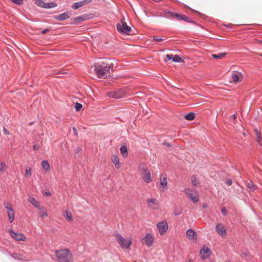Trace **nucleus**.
Instances as JSON below:
<instances>
[{"label":"nucleus","mask_w":262,"mask_h":262,"mask_svg":"<svg viewBox=\"0 0 262 262\" xmlns=\"http://www.w3.org/2000/svg\"><path fill=\"white\" fill-rule=\"evenodd\" d=\"M7 215L9 218V221L10 223H12L14 220V211H8Z\"/></svg>","instance_id":"29"},{"label":"nucleus","mask_w":262,"mask_h":262,"mask_svg":"<svg viewBox=\"0 0 262 262\" xmlns=\"http://www.w3.org/2000/svg\"><path fill=\"white\" fill-rule=\"evenodd\" d=\"M49 31H50V29H45V30L42 31L41 33L42 34H45L46 33H47Z\"/></svg>","instance_id":"45"},{"label":"nucleus","mask_w":262,"mask_h":262,"mask_svg":"<svg viewBox=\"0 0 262 262\" xmlns=\"http://www.w3.org/2000/svg\"><path fill=\"white\" fill-rule=\"evenodd\" d=\"M256 133L257 135V141L258 142V143H260V142L261 140V138L260 137L259 134L257 130H256Z\"/></svg>","instance_id":"42"},{"label":"nucleus","mask_w":262,"mask_h":262,"mask_svg":"<svg viewBox=\"0 0 262 262\" xmlns=\"http://www.w3.org/2000/svg\"><path fill=\"white\" fill-rule=\"evenodd\" d=\"M70 15L68 12H64L59 15L55 16L54 18L58 21H63L70 18Z\"/></svg>","instance_id":"19"},{"label":"nucleus","mask_w":262,"mask_h":262,"mask_svg":"<svg viewBox=\"0 0 262 262\" xmlns=\"http://www.w3.org/2000/svg\"><path fill=\"white\" fill-rule=\"evenodd\" d=\"M120 152L124 158L127 157L128 151L126 146L123 145L120 147Z\"/></svg>","instance_id":"26"},{"label":"nucleus","mask_w":262,"mask_h":262,"mask_svg":"<svg viewBox=\"0 0 262 262\" xmlns=\"http://www.w3.org/2000/svg\"><path fill=\"white\" fill-rule=\"evenodd\" d=\"M114 64L112 62L108 63L106 61L102 62L98 65H94V70L97 76L99 78H105L110 76L113 72Z\"/></svg>","instance_id":"1"},{"label":"nucleus","mask_w":262,"mask_h":262,"mask_svg":"<svg viewBox=\"0 0 262 262\" xmlns=\"http://www.w3.org/2000/svg\"><path fill=\"white\" fill-rule=\"evenodd\" d=\"M261 42L262 43V41H261Z\"/></svg>","instance_id":"56"},{"label":"nucleus","mask_w":262,"mask_h":262,"mask_svg":"<svg viewBox=\"0 0 262 262\" xmlns=\"http://www.w3.org/2000/svg\"><path fill=\"white\" fill-rule=\"evenodd\" d=\"M221 212L224 215H226L227 214V211L225 207H223L222 208Z\"/></svg>","instance_id":"44"},{"label":"nucleus","mask_w":262,"mask_h":262,"mask_svg":"<svg viewBox=\"0 0 262 262\" xmlns=\"http://www.w3.org/2000/svg\"><path fill=\"white\" fill-rule=\"evenodd\" d=\"M247 186L248 188L252 191H254L256 189V186L253 184L252 181L247 183Z\"/></svg>","instance_id":"33"},{"label":"nucleus","mask_w":262,"mask_h":262,"mask_svg":"<svg viewBox=\"0 0 262 262\" xmlns=\"http://www.w3.org/2000/svg\"><path fill=\"white\" fill-rule=\"evenodd\" d=\"M242 76V74L241 73H237L235 72H232L230 82H238L240 79V77Z\"/></svg>","instance_id":"21"},{"label":"nucleus","mask_w":262,"mask_h":262,"mask_svg":"<svg viewBox=\"0 0 262 262\" xmlns=\"http://www.w3.org/2000/svg\"><path fill=\"white\" fill-rule=\"evenodd\" d=\"M13 3L16 5H22L23 4V0H11Z\"/></svg>","instance_id":"40"},{"label":"nucleus","mask_w":262,"mask_h":262,"mask_svg":"<svg viewBox=\"0 0 262 262\" xmlns=\"http://www.w3.org/2000/svg\"><path fill=\"white\" fill-rule=\"evenodd\" d=\"M45 195H46V196H50L51 195L50 192L49 191H48V192H46L44 194Z\"/></svg>","instance_id":"49"},{"label":"nucleus","mask_w":262,"mask_h":262,"mask_svg":"<svg viewBox=\"0 0 262 262\" xmlns=\"http://www.w3.org/2000/svg\"><path fill=\"white\" fill-rule=\"evenodd\" d=\"M226 183L228 185H230L232 184V181L231 180H228L226 181Z\"/></svg>","instance_id":"47"},{"label":"nucleus","mask_w":262,"mask_h":262,"mask_svg":"<svg viewBox=\"0 0 262 262\" xmlns=\"http://www.w3.org/2000/svg\"><path fill=\"white\" fill-rule=\"evenodd\" d=\"M4 205L5 207L8 210V211L14 210L12 207V205L8 202H4Z\"/></svg>","instance_id":"35"},{"label":"nucleus","mask_w":262,"mask_h":262,"mask_svg":"<svg viewBox=\"0 0 262 262\" xmlns=\"http://www.w3.org/2000/svg\"><path fill=\"white\" fill-rule=\"evenodd\" d=\"M138 169L141 172V177L145 183H149L152 182L151 172L145 163H140L138 166Z\"/></svg>","instance_id":"3"},{"label":"nucleus","mask_w":262,"mask_h":262,"mask_svg":"<svg viewBox=\"0 0 262 262\" xmlns=\"http://www.w3.org/2000/svg\"><path fill=\"white\" fill-rule=\"evenodd\" d=\"M192 185L194 186H196L199 184L197 179L195 176H193L191 178Z\"/></svg>","instance_id":"36"},{"label":"nucleus","mask_w":262,"mask_h":262,"mask_svg":"<svg viewBox=\"0 0 262 262\" xmlns=\"http://www.w3.org/2000/svg\"><path fill=\"white\" fill-rule=\"evenodd\" d=\"M92 2V0H83L80 2H76L72 4L71 7L73 9L76 10L84 5L90 4Z\"/></svg>","instance_id":"13"},{"label":"nucleus","mask_w":262,"mask_h":262,"mask_svg":"<svg viewBox=\"0 0 262 262\" xmlns=\"http://www.w3.org/2000/svg\"><path fill=\"white\" fill-rule=\"evenodd\" d=\"M10 236L17 241H25L26 236L22 233L15 232L13 230L10 229L8 230Z\"/></svg>","instance_id":"8"},{"label":"nucleus","mask_w":262,"mask_h":262,"mask_svg":"<svg viewBox=\"0 0 262 262\" xmlns=\"http://www.w3.org/2000/svg\"><path fill=\"white\" fill-rule=\"evenodd\" d=\"M41 166L45 172L48 171L50 169V165L47 160H43L41 163Z\"/></svg>","instance_id":"24"},{"label":"nucleus","mask_w":262,"mask_h":262,"mask_svg":"<svg viewBox=\"0 0 262 262\" xmlns=\"http://www.w3.org/2000/svg\"><path fill=\"white\" fill-rule=\"evenodd\" d=\"M210 250L208 247L206 248L204 246L200 250L201 258L202 259H205L209 257L210 254Z\"/></svg>","instance_id":"14"},{"label":"nucleus","mask_w":262,"mask_h":262,"mask_svg":"<svg viewBox=\"0 0 262 262\" xmlns=\"http://www.w3.org/2000/svg\"><path fill=\"white\" fill-rule=\"evenodd\" d=\"M55 255L58 262H73V254L68 249L56 250Z\"/></svg>","instance_id":"2"},{"label":"nucleus","mask_w":262,"mask_h":262,"mask_svg":"<svg viewBox=\"0 0 262 262\" xmlns=\"http://www.w3.org/2000/svg\"><path fill=\"white\" fill-rule=\"evenodd\" d=\"M184 191L188 198L193 203H196L199 201V195L196 191H194L190 188H185Z\"/></svg>","instance_id":"6"},{"label":"nucleus","mask_w":262,"mask_h":262,"mask_svg":"<svg viewBox=\"0 0 262 262\" xmlns=\"http://www.w3.org/2000/svg\"><path fill=\"white\" fill-rule=\"evenodd\" d=\"M161 190L164 192L167 189V180L166 175L161 174L160 178Z\"/></svg>","instance_id":"12"},{"label":"nucleus","mask_w":262,"mask_h":262,"mask_svg":"<svg viewBox=\"0 0 262 262\" xmlns=\"http://www.w3.org/2000/svg\"><path fill=\"white\" fill-rule=\"evenodd\" d=\"M35 4L38 6L42 8L45 2L42 0H34Z\"/></svg>","instance_id":"37"},{"label":"nucleus","mask_w":262,"mask_h":262,"mask_svg":"<svg viewBox=\"0 0 262 262\" xmlns=\"http://www.w3.org/2000/svg\"><path fill=\"white\" fill-rule=\"evenodd\" d=\"M156 227L160 235L164 234L168 229V225L166 220H163L157 224Z\"/></svg>","instance_id":"7"},{"label":"nucleus","mask_w":262,"mask_h":262,"mask_svg":"<svg viewBox=\"0 0 262 262\" xmlns=\"http://www.w3.org/2000/svg\"><path fill=\"white\" fill-rule=\"evenodd\" d=\"M28 202L36 208H39L40 203L37 201L35 198L32 196H29L28 198Z\"/></svg>","instance_id":"20"},{"label":"nucleus","mask_w":262,"mask_h":262,"mask_svg":"<svg viewBox=\"0 0 262 262\" xmlns=\"http://www.w3.org/2000/svg\"><path fill=\"white\" fill-rule=\"evenodd\" d=\"M226 55V53L224 52V53H219L218 54H212L211 56L213 58L222 59V58H224V57H225Z\"/></svg>","instance_id":"31"},{"label":"nucleus","mask_w":262,"mask_h":262,"mask_svg":"<svg viewBox=\"0 0 262 262\" xmlns=\"http://www.w3.org/2000/svg\"><path fill=\"white\" fill-rule=\"evenodd\" d=\"M186 234L187 237L190 241L196 240L197 239L196 233L191 229H188L186 231Z\"/></svg>","instance_id":"16"},{"label":"nucleus","mask_w":262,"mask_h":262,"mask_svg":"<svg viewBox=\"0 0 262 262\" xmlns=\"http://www.w3.org/2000/svg\"><path fill=\"white\" fill-rule=\"evenodd\" d=\"M227 262H231V261H230V260H228V261H227Z\"/></svg>","instance_id":"55"},{"label":"nucleus","mask_w":262,"mask_h":262,"mask_svg":"<svg viewBox=\"0 0 262 262\" xmlns=\"http://www.w3.org/2000/svg\"><path fill=\"white\" fill-rule=\"evenodd\" d=\"M116 239L119 243L120 247L123 249H128L130 248L132 244V241L130 238L125 239L121 235L117 233L115 235Z\"/></svg>","instance_id":"5"},{"label":"nucleus","mask_w":262,"mask_h":262,"mask_svg":"<svg viewBox=\"0 0 262 262\" xmlns=\"http://www.w3.org/2000/svg\"><path fill=\"white\" fill-rule=\"evenodd\" d=\"M195 114L193 112L189 113V114L185 115L184 118L185 119L192 121L195 118Z\"/></svg>","instance_id":"28"},{"label":"nucleus","mask_w":262,"mask_h":262,"mask_svg":"<svg viewBox=\"0 0 262 262\" xmlns=\"http://www.w3.org/2000/svg\"><path fill=\"white\" fill-rule=\"evenodd\" d=\"M57 6V4L54 2H49V3H45V4L42 8L50 9V8L56 7Z\"/></svg>","instance_id":"25"},{"label":"nucleus","mask_w":262,"mask_h":262,"mask_svg":"<svg viewBox=\"0 0 262 262\" xmlns=\"http://www.w3.org/2000/svg\"><path fill=\"white\" fill-rule=\"evenodd\" d=\"M153 1L155 2H159L160 1V0H152Z\"/></svg>","instance_id":"53"},{"label":"nucleus","mask_w":262,"mask_h":262,"mask_svg":"<svg viewBox=\"0 0 262 262\" xmlns=\"http://www.w3.org/2000/svg\"><path fill=\"white\" fill-rule=\"evenodd\" d=\"M215 230L218 234L222 236L226 235L225 229L222 224H217L215 226Z\"/></svg>","instance_id":"17"},{"label":"nucleus","mask_w":262,"mask_h":262,"mask_svg":"<svg viewBox=\"0 0 262 262\" xmlns=\"http://www.w3.org/2000/svg\"><path fill=\"white\" fill-rule=\"evenodd\" d=\"M174 19L179 21H184L188 23H194L193 20L190 17H187L184 14H179L177 13H176V15H175Z\"/></svg>","instance_id":"11"},{"label":"nucleus","mask_w":262,"mask_h":262,"mask_svg":"<svg viewBox=\"0 0 262 262\" xmlns=\"http://www.w3.org/2000/svg\"><path fill=\"white\" fill-rule=\"evenodd\" d=\"M74 107L77 111H79L82 107V105L79 103L76 102L74 104Z\"/></svg>","instance_id":"38"},{"label":"nucleus","mask_w":262,"mask_h":262,"mask_svg":"<svg viewBox=\"0 0 262 262\" xmlns=\"http://www.w3.org/2000/svg\"><path fill=\"white\" fill-rule=\"evenodd\" d=\"M64 216L68 221L71 222L73 221L72 214L70 212L66 211L64 212Z\"/></svg>","instance_id":"30"},{"label":"nucleus","mask_w":262,"mask_h":262,"mask_svg":"<svg viewBox=\"0 0 262 262\" xmlns=\"http://www.w3.org/2000/svg\"><path fill=\"white\" fill-rule=\"evenodd\" d=\"M42 210L43 212L42 213L40 212V214H41V217L43 219L48 216V213L47 212L46 209L44 207H42Z\"/></svg>","instance_id":"39"},{"label":"nucleus","mask_w":262,"mask_h":262,"mask_svg":"<svg viewBox=\"0 0 262 262\" xmlns=\"http://www.w3.org/2000/svg\"><path fill=\"white\" fill-rule=\"evenodd\" d=\"M88 19V16L86 15L77 16L73 18V24L77 25L78 24L79 22L86 20Z\"/></svg>","instance_id":"22"},{"label":"nucleus","mask_w":262,"mask_h":262,"mask_svg":"<svg viewBox=\"0 0 262 262\" xmlns=\"http://www.w3.org/2000/svg\"><path fill=\"white\" fill-rule=\"evenodd\" d=\"M166 58L167 60H172L175 62L179 63L182 62V58L178 55L167 54Z\"/></svg>","instance_id":"18"},{"label":"nucleus","mask_w":262,"mask_h":262,"mask_svg":"<svg viewBox=\"0 0 262 262\" xmlns=\"http://www.w3.org/2000/svg\"><path fill=\"white\" fill-rule=\"evenodd\" d=\"M147 203L148 207L152 209L157 208L159 206L158 200L154 198L148 199L147 200Z\"/></svg>","instance_id":"15"},{"label":"nucleus","mask_w":262,"mask_h":262,"mask_svg":"<svg viewBox=\"0 0 262 262\" xmlns=\"http://www.w3.org/2000/svg\"><path fill=\"white\" fill-rule=\"evenodd\" d=\"M32 174V169L29 166H27L25 169V176L26 177H30Z\"/></svg>","instance_id":"34"},{"label":"nucleus","mask_w":262,"mask_h":262,"mask_svg":"<svg viewBox=\"0 0 262 262\" xmlns=\"http://www.w3.org/2000/svg\"><path fill=\"white\" fill-rule=\"evenodd\" d=\"M125 95V92L122 90H119L117 91L110 92L107 93V95L110 98H115L116 99L120 98L123 97Z\"/></svg>","instance_id":"10"},{"label":"nucleus","mask_w":262,"mask_h":262,"mask_svg":"<svg viewBox=\"0 0 262 262\" xmlns=\"http://www.w3.org/2000/svg\"><path fill=\"white\" fill-rule=\"evenodd\" d=\"M259 55L260 56L262 57V54H259Z\"/></svg>","instance_id":"54"},{"label":"nucleus","mask_w":262,"mask_h":262,"mask_svg":"<svg viewBox=\"0 0 262 262\" xmlns=\"http://www.w3.org/2000/svg\"><path fill=\"white\" fill-rule=\"evenodd\" d=\"M182 212V209H179V210H175L173 212V214L174 215H178L179 214H180Z\"/></svg>","instance_id":"43"},{"label":"nucleus","mask_w":262,"mask_h":262,"mask_svg":"<svg viewBox=\"0 0 262 262\" xmlns=\"http://www.w3.org/2000/svg\"><path fill=\"white\" fill-rule=\"evenodd\" d=\"M112 161L114 164L117 169H119L120 167V160L118 156L113 155L112 157Z\"/></svg>","instance_id":"23"},{"label":"nucleus","mask_w":262,"mask_h":262,"mask_svg":"<svg viewBox=\"0 0 262 262\" xmlns=\"http://www.w3.org/2000/svg\"><path fill=\"white\" fill-rule=\"evenodd\" d=\"M8 169V166L3 162H0V172L4 173Z\"/></svg>","instance_id":"32"},{"label":"nucleus","mask_w":262,"mask_h":262,"mask_svg":"<svg viewBox=\"0 0 262 262\" xmlns=\"http://www.w3.org/2000/svg\"><path fill=\"white\" fill-rule=\"evenodd\" d=\"M117 29L119 33L122 34L130 35L132 28L130 26H127L123 17L121 19L120 23H118L116 25Z\"/></svg>","instance_id":"4"},{"label":"nucleus","mask_w":262,"mask_h":262,"mask_svg":"<svg viewBox=\"0 0 262 262\" xmlns=\"http://www.w3.org/2000/svg\"><path fill=\"white\" fill-rule=\"evenodd\" d=\"M231 117L232 118H233V119H235V118H236V116H235V115H232V116H231Z\"/></svg>","instance_id":"51"},{"label":"nucleus","mask_w":262,"mask_h":262,"mask_svg":"<svg viewBox=\"0 0 262 262\" xmlns=\"http://www.w3.org/2000/svg\"><path fill=\"white\" fill-rule=\"evenodd\" d=\"M176 12L169 11H166L165 12V17L168 18H171V19H174L175 15H176Z\"/></svg>","instance_id":"27"},{"label":"nucleus","mask_w":262,"mask_h":262,"mask_svg":"<svg viewBox=\"0 0 262 262\" xmlns=\"http://www.w3.org/2000/svg\"><path fill=\"white\" fill-rule=\"evenodd\" d=\"M153 40L157 42H160L163 40L162 38L158 37V36H153Z\"/></svg>","instance_id":"41"},{"label":"nucleus","mask_w":262,"mask_h":262,"mask_svg":"<svg viewBox=\"0 0 262 262\" xmlns=\"http://www.w3.org/2000/svg\"><path fill=\"white\" fill-rule=\"evenodd\" d=\"M4 133L5 135H8L9 134V132L7 130L6 128H4L3 129Z\"/></svg>","instance_id":"46"},{"label":"nucleus","mask_w":262,"mask_h":262,"mask_svg":"<svg viewBox=\"0 0 262 262\" xmlns=\"http://www.w3.org/2000/svg\"><path fill=\"white\" fill-rule=\"evenodd\" d=\"M187 262H193L192 259H189Z\"/></svg>","instance_id":"52"},{"label":"nucleus","mask_w":262,"mask_h":262,"mask_svg":"<svg viewBox=\"0 0 262 262\" xmlns=\"http://www.w3.org/2000/svg\"><path fill=\"white\" fill-rule=\"evenodd\" d=\"M38 146H37V145H34L33 146V149H34V150H37V149H38Z\"/></svg>","instance_id":"50"},{"label":"nucleus","mask_w":262,"mask_h":262,"mask_svg":"<svg viewBox=\"0 0 262 262\" xmlns=\"http://www.w3.org/2000/svg\"><path fill=\"white\" fill-rule=\"evenodd\" d=\"M73 132H74V135H75V136H77V130H76V128H75V127H73Z\"/></svg>","instance_id":"48"},{"label":"nucleus","mask_w":262,"mask_h":262,"mask_svg":"<svg viewBox=\"0 0 262 262\" xmlns=\"http://www.w3.org/2000/svg\"><path fill=\"white\" fill-rule=\"evenodd\" d=\"M141 241L144 242L148 247H150L153 245L154 237L151 233H148L141 239Z\"/></svg>","instance_id":"9"}]
</instances>
